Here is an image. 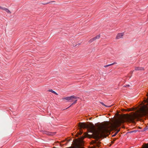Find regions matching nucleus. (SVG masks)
Listing matches in <instances>:
<instances>
[{
	"instance_id": "6e6552de",
	"label": "nucleus",
	"mask_w": 148,
	"mask_h": 148,
	"mask_svg": "<svg viewBox=\"0 0 148 148\" xmlns=\"http://www.w3.org/2000/svg\"><path fill=\"white\" fill-rule=\"evenodd\" d=\"M3 10H5L8 13H11L10 11L8 8H4Z\"/></svg>"
},
{
	"instance_id": "a878e982",
	"label": "nucleus",
	"mask_w": 148,
	"mask_h": 148,
	"mask_svg": "<svg viewBox=\"0 0 148 148\" xmlns=\"http://www.w3.org/2000/svg\"><path fill=\"white\" fill-rule=\"evenodd\" d=\"M52 117V118H53V117Z\"/></svg>"
},
{
	"instance_id": "f8f14e48",
	"label": "nucleus",
	"mask_w": 148,
	"mask_h": 148,
	"mask_svg": "<svg viewBox=\"0 0 148 148\" xmlns=\"http://www.w3.org/2000/svg\"><path fill=\"white\" fill-rule=\"evenodd\" d=\"M100 38V35L99 34L98 35H97L96 36L94 37L93 38L95 40L96 39H98Z\"/></svg>"
},
{
	"instance_id": "b1692460",
	"label": "nucleus",
	"mask_w": 148,
	"mask_h": 148,
	"mask_svg": "<svg viewBox=\"0 0 148 148\" xmlns=\"http://www.w3.org/2000/svg\"><path fill=\"white\" fill-rule=\"evenodd\" d=\"M80 45V43H79V44H78V45Z\"/></svg>"
},
{
	"instance_id": "f3484780",
	"label": "nucleus",
	"mask_w": 148,
	"mask_h": 148,
	"mask_svg": "<svg viewBox=\"0 0 148 148\" xmlns=\"http://www.w3.org/2000/svg\"><path fill=\"white\" fill-rule=\"evenodd\" d=\"M145 130H148V126H146L144 128Z\"/></svg>"
},
{
	"instance_id": "0eeeda50",
	"label": "nucleus",
	"mask_w": 148,
	"mask_h": 148,
	"mask_svg": "<svg viewBox=\"0 0 148 148\" xmlns=\"http://www.w3.org/2000/svg\"><path fill=\"white\" fill-rule=\"evenodd\" d=\"M116 64V63L115 62H114V63H112V64H108V65H104V67H105V68H106V67H107L109 66H112L113 65H114V64Z\"/></svg>"
},
{
	"instance_id": "5701e85b",
	"label": "nucleus",
	"mask_w": 148,
	"mask_h": 148,
	"mask_svg": "<svg viewBox=\"0 0 148 148\" xmlns=\"http://www.w3.org/2000/svg\"><path fill=\"white\" fill-rule=\"evenodd\" d=\"M145 131H146V130H145L144 129V128L141 131H141L142 132H143Z\"/></svg>"
},
{
	"instance_id": "7ed1b4c3",
	"label": "nucleus",
	"mask_w": 148,
	"mask_h": 148,
	"mask_svg": "<svg viewBox=\"0 0 148 148\" xmlns=\"http://www.w3.org/2000/svg\"><path fill=\"white\" fill-rule=\"evenodd\" d=\"M79 97L75 96L74 95H72L70 97H67L62 98L63 100H66L67 101H71L73 100V99H76L78 98Z\"/></svg>"
},
{
	"instance_id": "a211bd4d",
	"label": "nucleus",
	"mask_w": 148,
	"mask_h": 148,
	"mask_svg": "<svg viewBox=\"0 0 148 148\" xmlns=\"http://www.w3.org/2000/svg\"><path fill=\"white\" fill-rule=\"evenodd\" d=\"M54 2V1H53L50 2H48V3H42V4L45 5V4H48L49 3H51V2Z\"/></svg>"
},
{
	"instance_id": "9d476101",
	"label": "nucleus",
	"mask_w": 148,
	"mask_h": 148,
	"mask_svg": "<svg viewBox=\"0 0 148 148\" xmlns=\"http://www.w3.org/2000/svg\"><path fill=\"white\" fill-rule=\"evenodd\" d=\"M48 91H49V92H51L52 93H54V94H55L56 95H58V94L57 93H56L55 91H53L52 89L49 90H48Z\"/></svg>"
},
{
	"instance_id": "423d86ee",
	"label": "nucleus",
	"mask_w": 148,
	"mask_h": 148,
	"mask_svg": "<svg viewBox=\"0 0 148 148\" xmlns=\"http://www.w3.org/2000/svg\"><path fill=\"white\" fill-rule=\"evenodd\" d=\"M144 67H135V70L136 71H142L144 70Z\"/></svg>"
},
{
	"instance_id": "39448f33",
	"label": "nucleus",
	"mask_w": 148,
	"mask_h": 148,
	"mask_svg": "<svg viewBox=\"0 0 148 148\" xmlns=\"http://www.w3.org/2000/svg\"><path fill=\"white\" fill-rule=\"evenodd\" d=\"M123 33H119L117 34L116 37V39H118L120 38H121V37L123 35Z\"/></svg>"
},
{
	"instance_id": "f257e3e1",
	"label": "nucleus",
	"mask_w": 148,
	"mask_h": 148,
	"mask_svg": "<svg viewBox=\"0 0 148 148\" xmlns=\"http://www.w3.org/2000/svg\"><path fill=\"white\" fill-rule=\"evenodd\" d=\"M89 125H87L84 123H82L79 126L81 129H87L88 130V133H92L91 134H88L89 138L98 139L106 137L108 132V130L106 127H102L100 126L98 130H97L92 123L89 122Z\"/></svg>"
},
{
	"instance_id": "9b49d317",
	"label": "nucleus",
	"mask_w": 148,
	"mask_h": 148,
	"mask_svg": "<svg viewBox=\"0 0 148 148\" xmlns=\"http://www.w3.org/2000/svg\"><path fill=\"white\" fill-rule=\"evenodd\" d=\"M137 132H140V131L138 130H135L130 131L129 132L130 133H136Z\"/></svg>"
},
{
	"instance_id": "4be33fe9",
	"label": "nucleus",
	"mask_w": 148,
	"mask_h": 148,
	"mask_svg": "<svg viewBox=\"0 0 148 148\" xmlns=\"http://www.w3.org/2000/svg\"><path fill=\"white\" fill-rule=\"evenodd\" d=\"M4 8L0 6V9H1L2 10H3Z\"/></svg>"
},
{
	"instance_id": "2eb2a0df",
	"label": "nucleus",
	"mask_w": 148,
	"mask_h": 148,
	"mask_svg": "<svg viewBox=\"0 0 148 148\" xmlns=\"http://www.w3.org/2000/svg\"><path fill=\"white\" fill-rule=\"evenodd\" d=\"M119 122L121 124H122L123 123L125 122V121L124 120L122 119V120L120 121Z\"/></svg>"
},
{
	"instance_id": "393cba45",
	"label": "nucleus",
	"mask_w": 148,
	"mask_h": 148,
	"mask_svg": "<svg viewBox=\"0 0 148 148\" xmlns=\"http://www.w3.org/2000/svg\"><path fill=\"white\" fill-rule=\"evenodd\" d=\"M77 45H76L75 46H77Z\"/></svg>"
},
{
	"instance_id": "f03ea898",
	"label": "nucleus",
	"mask_w": 148,
	"mask_h": 148,
	"mask_svg": "<svg viewBox=\"0 0 148 148\" xmlns=\"http://www.w3.org/2000/svg\"><path fill=\"white\" fill-rule=\"evenodd\" d=\"M148 115V107H144L140 110L138 114L132 112L131 114H125V116L126 121L127 122H132L138 117H142Z\"/></svg>"
},
{
	"instance_id": "4468645a",
	"label": "nucleus",
	"mask_w": 148,
	"mask_h": 148,
	"mask_svg": "<svg viewBox=\"0 0 148 148\" xmlns=\"http://www.w3.org/2000/svg\"><path fill=\"white\" fill-rule=\"evenodd\" d=\"M94 40H95L93 38L90 39V40H89L88 41V42L90 43H91V42H92Z\"/></svg>"
},
{
	"instance_id": "aec40b11",
	"label": "nucleus",
	"mask_w": 148,
	"mask_h": 148,
	"mask_svg": "<svg viewBox=\"0 0 148 148\" xmlns=\"http://www.w3.org/2000/svg\"><path fill=\"white\" fill-rule=\"evenodd\" d=\"M100 103L102 104L104 106H105V104L103 102H100Z\"/></svg>"
},
{
	"instance_id": "ddd939ff",
	"label": "nucleus",
	"mask_w": 148,
	"mask_h": 148,
	"mask_svg": "<svg viewBox=\"0 0 148 148\" xmlns=\"http://www.w3.org/2000/svg\"><path fill=\"white\" fill-rule=\"evenodd\" d=\"M83 133V130L82 129H80L79 131L78 132V133L79 135H81Z\"/></svg>"
},
{
	"instance_id": "6ab92c4d",
	"label": "nucleus",
	"mask_w": 148,
	"mask_h": 148,
	"mask_svg": "<svg viewBox=\"0 0 148 148\" xmlns=\"http://www.w3.org/2000/svg\"><path fill=\"white\" fill-rule=\"evenodd\" d=\"M130 86L129 85H124L123 86L124 87H127Z\"/></svg>"
},
{
	"instance_id": "dca6fc26",
	"label": "nucleus",
	"mask_w": 148,
	"mask_h": 148,
	"mask_svg": "<svg viewBox=\"0 0 148 148\" xmlns=\"http://www.w3.org/2000/svg\"><path fill=\"white\" fill-rule=\"evenodd\" d=\"M119 131L116 132H115L114 134L113 135H112V137L115 136H116V135L118 133V132Z\"/></svg>"
},
{
	"instance_id": "1a4fd4ad",
	"label": "nucleus",
	"mask_w": 148,
	"mask_h": 148,
	"mask_svg": "<svg viewBox=\"0 0 148 148\" xmlns=\"http://www.w3.org/2000/svg\"><path fill=\"white\" fill-rule=\"evenodd\" d=\"M76 100H75L74 101L71 105L69 106L67 108H66V109L68 108H69L70 107H71L72 105L75 104V103H76L77 101V100H76V99H75Z\"/></svg>"
},
{
	"instance_id": "412c9836",
	"label": "nucleus",
	"mask_w": 148,
	"mask_h": 148,
	"mask_svg": "<svg viewBox=\"0 0 148 148\" xmlns=\"http://www.w3.org/2000/svg\"><path fill=\"white\" fill-rule=\"evenodd\" d=\"M105 106V107H111V106H107V105H105V106Z\"/></svg>"
},
{
	"instance_id": "20e7f679",
	"label": "nucleus",
	"mask_w": 148,
	"mask_h": 148,
	"mask_svg": "<svg viewBox=\"0 0 148 148\" xmlns=\"http://www.w3.org/2000/svg\"><path fill=\"white\" fill-rule=\"evenodd\" d=\"M43 133L44 134H45L47 135H50V136L53 135H54L56 133V132H49L46 131H43Z\"/></svg>"
}]
</instances>
